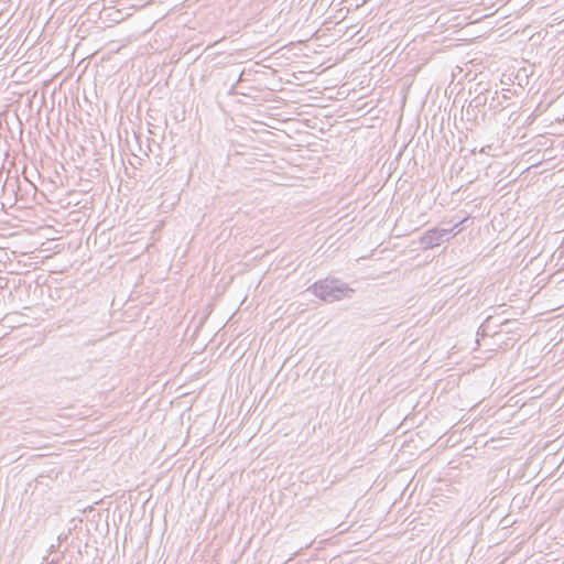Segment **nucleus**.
I'll list each match as a JSON object with an SVG mask.
<instances>
[{
	"label": "nucleus",
	"instance_id": "7ed1b4c3",
	"mask_svg": "<svg viewBox=\"0 0 564 564\" xmlns=\"http://www.w3.org/2000/svg\"><path fill=\"white\" fill-rule=\"evenodd\" d=\"M509 99L508 95L495 91L489 99L488 109L494 112H499L506 108L505 102Z\"/></svg>",
	"mask_w": 564,
	"mask_h": 564
},
{
	"label": "nucleus",
	"instance_id": "20e7f679",
	"mask_svg": "<svg viewBox=\"0 0 564 564\" xmlns=\"http://www.w3.org/2000/svg\"><path fill=\"white\" fill-rule=\"evenodd\" d=\"M489 98L486 94L479 93L470 102L473 109H476V111L480 112L482 109L488 106Z\"/></svg>",
	"mask_w": 564,
	"mask_h": 564
},
{
	"label": "nucleus",
	"instance_id": "f257e3e1",
	"mask_svg": "<svg viewBox=\"0 0 564 564\" xmlns=\"http://www.w3.org/2000/svg\"><path fill=\"white\" fill-rule=\"evenodd\" d=\"M310 289L317 297L329 303L349 297L354 292L348 284L337 279H326L315 282Z\"/></svg>",
	"mask_w": 564,
	"mask_h": 564
},
{
	"label": "nucleus",
	"instance_id": "423d86ee",
	"mask_svg": "<svg viewBox=\"0 0 564 564\" xmlns=\"http://www.w3.org/2000/svg\"><path fill=\"white\" fill-rule=\"evenodd\" d=\"M477 113L478 111H476V109H473L470 105H468L467 109H466V117L468 120H470L473 118V120H476L477 119Z\"/></svg>",
	"mask_w": 564,
	"mask_h": 564
},
{
	"label": "nucleus",
	"instance_id": "f03ea898",
	"mask_svg": "<svg viewBox=\"0 0 564 564\" xmlns=\"http://www.w3.org/2000/svg\"><path fill=\"white\" fill-rule=\"evenodd\" d=\"M453 232V229L446 228H432L425 231L420 238V243L423 250L433 249L440 246L444 241H448L451 239L449 235Z\"/></svg>",
	"mask_w": 564,
	"mask_h": 564
},
{
	"label": "nucleus",
	"instance_id": "39448f33",
	"mask_svg": "<svg viewBox=\"0 0 564 564\" xmlns=\"http://www.w3.org/2000/svg\"><path fill=\"white\" fill-rule=\"evenodd\" d=\"M494 322L492 316H488L484 323L479 326L477 335L478 336H487L489 332L491 330V324Z\"/></svg>",
	"mask_w": 564,
	"mask_h": 564
},
{
	"label": "nucleus",
	"instance_id": "0eeeda50",
	"mask_svg": "<svg viewBox=\"0 0 564 564\" xmlns=\"http://www.w3.org/2000/svg\"><path fill=\"white\" fill-rule=\"evenodd\" d=\"M467 218H464L462 221L455 224L451 229H453V232L449 235V237H455L458 232V231H455V229H457L464 221H466Z\"/></svg>",
	"mask_w": 564,
	"mask_h": 564
}]
</instances>
